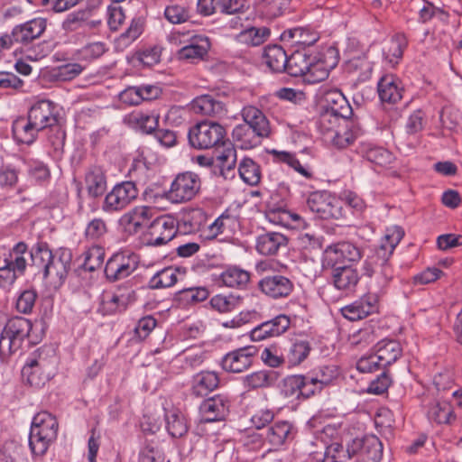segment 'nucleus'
<instances>
[{
  "mask_svg": "<svg viewBox=\"0 0 462 462\" xmlns=\"http://www.w3.org/2000/svg\"><path fill=\"white\" fill-rule=\"evenodd\" d=\"M32 264L42 269L46 282L52 287H60L70 269L72 255L67 249L52 254L46 244H37L31 251Z\"/></svg>",
  "mask_w": 462,
  "mask_h": 462,
  "instance_id": "1",
  "label": "nucleus"
},
{
  "mask_svg": "<svg viewBox=\"0 0 462 462\" xmlns=\"http://www.w3.org/2000/svg\"><path fill=\"white\" fill-rule=\"evenodd\" d=\"M59 430L57 419L47 411L37 413L32 421L29 446L33 456L42 457L56 440Z\"/></svg>",
  "mask_w": 462,
  "mask_h": 462,
  "instance_id": "2",
  "label": "nucleus"
},
{
  "mask_svg": "<svg viewBox=\"0 0 462 462\" xmlns=\"http://www.w3.org/2000/svg\"><path fill=\"white\" fill-rule=\"evenodd\" d=\"M28 116L40 131L50 128L54 135L49 140L55 150L62 149L65 141V133L59 125V114L57 106L49 100H41L32 106Z\"/></svg>",
  "mask_w": 462,
  "mask_h": 462,
  "instance_id": "3",
  "label": "nucleus"
},
{
  "mask_svg": "<svg viewBox=\"0 0 462 462\" xmlns=\"http://www.w3.org/2000/svg\"><path fill=\"white\" fill-rule=\"evenodd\" d=\"M171 41L174 44L183 45L177 51L178 59L191 63L203 60L211 46L208 36L189 31L171 33Z\"/></svg>",
  "mask_w": 462,
  "mask_h": 462,
  "instance_id": "4",
  "label": "nucleus"
},
{
  "mask_svg": "<svg viewBox=\"0 0 462 462\" xmlns=\"http://www.w3.org/2000/svg\"><path fill=\"white\" fill-rule=\"evenodd\" d=\"M27 251V245L24 243H18L11 250H0V286L7 289L11 287L17 274L25 271L26 259L24 254Z\"/></svg>",
  "mask_w": 462,
  "mask_h": 462,
  "instance_id": "5",
  "label": "nucleus"
},
{
  "mask_svg": "<svg viewBox=\"0 0 462 462\" xmlns=\"http://www.w3.org/2000/svg\"><path fill=\"white\" fill-rule=\"evenodd\" d=\"M226 130L219 124L204 121L189 132L190 144L197 149H211L225 144Z\"/></svg>",
  "mask_w": 462,
  "mask_h": 462,
  "instance_id": "6",
  "label": "nucleus"
},
{
  "mask_svg": "<svg viewBox=\"0 0 462 462\" xmlns=\"http://www.w3.org/2000/svg\"><path fill=\"white\" fill-rule=\"evenodd\" d=\"M201 180L198 174L186 171L178 174L167 192V199L173 203H185L193 199L199 192Z\"/></svg>",
  "mask_w": 462,
  "mask_h": 462,
  "instance_id": "7",
  "label": "nucleus"
},
{
  "mask_svg": "<svg viewBox=\"0 0 462 462\" xmlns=\"http://www.w3.org/2000/svg\"><path fill=\"white\" fill-rule=\"evenodd\" d=\"M307 206L324 219L339 218L344 215L340 199L326 191L312 192L307 199Z\"/></svg>",
  "mask_w": 462,
  "mask_h": 462,
  "instance_id": "8",
  "label": "nucleus"
},
{
  "mask_svg": "<svg viewBox=\"0 0 462 462\" xmlns=\"http://www.w3.org/2000/svg\"><path fill=\"white\" fill-rule=\"evenodd\" d=\"M138 196V189L132 181H124L116 185L106 194L103 209L106 212L119 211L126 208Z\"/></svg>",
  "mask_w": 462,
  "mask_h": 462,
  "instance_id": "9",
  "label": "nucleus"
},
{
  "mask_svg": "<svg viewBox=\"0 0 462 462\" xmlns=\"http://www.w3.org/2000/svg\"><path fill=\"white\" fill-rule=\"evenodd\" d=\"M138 256L131 252L115 254L106 263L105 273L111 281L128 277L138 266Z\"/></svg>",
  "mask_w": 462,
  "mask_h": 462,
  "instance_id": "10",
  "label": "nucleus"
},
{
  "mask_svg": "<svg viewBox=\"0 0 462 462\" xmlns=\"http://www.w3.org/2000/svg\"><path fill=\"white\" fill-rule=\"evenodd\" d=\"M348 452L357 455L359 462H379L383 455V445L374 435L355 439L348 444Z\"/></svg>",
  "mask_w": 462,
  "mask_h": 462,
  "instance_id": "11",
  "label": "nucleus"
},
{
  "mask_svg": "<svg viewBox=\"0 0 462 462\" xmlns=\"http://www.w3.org/2000/svg\"><path fill=\"white\" fill-rule=\"evenodd\" d=\"M47 356L45 349H39L34 352L33 356L23 366L22 370L23 377L32 386H41L48 379L49 374L45 373L50 365Z\"/></svg>",
  "mask_w": 462,
  "mask_h": 462,
  "instance_id": "12",
  "label": "nucleus"
},
{
  "mask_svg": "<svg viewBox=\"0 0 462 462\" xmlns=\"http://www.w3.org/2000/svg\"><path fill=\"white\" fill-rule=\"evenodd\" d=\"M177 233L175 220L171 216L155 218L149 226L148 245L160 246L170 242Z\"/></svg>",
  "mask_w": 462,
  "mask_h": 462,
  "instance_id": "13",
  "label": "nucleus"
},
{
  "mask_svg": "<svg viewBox=\"0 0 462 462\" xmlns=\"http://www.w3.org/2000/svg\"><path fill=\"white\" fill-rule=\"evenodd\" d=\"M362 257L361 250L347 242L338 243L327 247L324 261L328 265L335 266L345 262H356Z\"/></svg>",
  "mask_w": 462,
  "mask_h": 462,
  "instance_id": "14",
  "label": "nucleus"
},
{
  "mask_svg": "<svg viewBox=\"0 0 462 462\" xmlns=\"http://www.w3.org/2000/svg\"><path fill=\"white\" fill-rule=\"evenodd\" d=\"M154 213L153 208L138 206L125 213L120 218V224L128 233H137L148 226Z\"/></svg>",
  "mask_w": 462,
  "mask_h": 462,
  "instance_id": "15",
  "label": "nucleus"
},
{
  "mask_svg": "<svg viewBox=\"0 0 462 462\" xmlns=\"http://www.w3.org/2000/svg\"><path fill=\"white\" fill-rule=\"evenodd\" d=\"M258 287L268 297L280 299L291 294L293 283L289 278L277 274L263 278L260 280Z\"/></svg>",
  "mask_w": 462,
  "mask_h": 462,
  "instance_id": "16",
  "label": "nucleus"
},
{
  "mask_svg": "<svg viewBox=\"0 0 462 462\" xmlns=\"http://www.w3.org/2000/svg\"><path fill=\"white\" fill-rule=\"evenodd\" d=\"M46 29V20L34 18L14 27L13 37L17 43L28 44L39 38Z\"/></svg>",
  "mask_w": 462,
  "mask_h": 462,
  "instance_id": "17",
  "label": "nucleus"
},
{
  "mask_svg": "<svg viewBox=\"0 0 462 462\" xmlns=\"http://www.w3.org/2000/svg\"><path fill=\"white\" fill-rule=\"evenodd\" d=\"M254 348H240L226 354L222 360V367L231 373H242L252 365Z\"/></svg>",
  "mask_w": 462,
  "mask_h": 462,
  "instance_id": "18",
  "label": "nucleus"
},
{
  "mask_svg": "<svg viewBox=\"0 0 462 462\" xmlns=\"http://www.w3.org/2000/svg\"><path fill=\"white\" fill-rule=\"evenodd\" d=\"M378 299L375 295H366L360 300L345 306L341 309L342 315L351 320L362 319L377 310Z\"/></svg>",
  "mask_w": 462,
  "mask_h": 462,
  "instance_id": "19",
  "label": "nucleus"
},
{
  "mask_svg": "<svg viewBox=\"0 0 462 462\" xmlns=\"http://www.w3.org/2000/svg\"><path fill=\"white\" fill-rule=\"evenodd\" d=\"M199 410L202 420L212 422L225 419L228 412V405L222 396L217 395L204 401Z\"/></svg>",
  "mask_w": 462,
  "mask_h": 462,
  "instance_id": "20",
  "label": "nucleus"
},
{
  "mask_svg": "<svg viewBox=\"0 0 462 462\" xmlns=\"http://www.w3.org/2000/svg\"><path fill=\"white\" fill-rule=\"evenodd\" d=\"M379 264L374 263V257L367 259L364 264L365 274L374 278L378 288L384 287L393 277V270L388 264V259H379Z\"/></svg>",
  "mask_w": 462,
  "mask_h": 462,
  "instance_id": "21",
  "label": "nucleus"
},
{
  "mask_svg": "<svg viewBox=\"0 0 462 462\" xmlns=\"http://www.w3.org/2000/svg\"><path fill=\"white\" fill-rule=\"evenodd\" d=\"M346 118L339 115L337 109L331 106L329 109H327L320 114L318 121V127L326 141L342 125H346Z\"/></svg>",
  "mask_w": 462,
  "mask_h": 462,
  "instance_id": "22",
  "label": "nucleus"
},
{
  "mask_svg": "<svg viewBox=\"0 0 462 462\" xmlns=\"http://www.w3.org/2000/svg\"><path fill=\"white\" fill-rule=\"evenodd\" d=\"M242 116L245 122L244 125H248L250 128L263 137L269 136L271 132L269 122L261 110L248 106L244 107Z\"/></svg>",
  "mask_w": 462,
  "mask_h": 462,
  "instance_id": "23",
  "label": "nucleus"
},
{
  "mask_svg": "<svg viewBox=\"0 0 462 462\" xmlns=\"http://www.w3.org/2000/svg\"><path fill=\"white\" fill-rule=\"evenodd\" d=\"M162 94L161 88H124L118 97L119 99L129 106H137L143 101H151L158 98Z\"/></svg>",
  "mask_w": 462,
  "mask_h": 462,
  "instance_id": "24",
  "label": "nucleus"
},
{
  "mask_svg": "<svg viewBox=\"0 0 462 462\" xmlns=\"http://www.w3.org/2000/svg\"><path fill=\"white\" fill-rule=\"evenodd\" d=\"M404 236V231L398 226H392L385 230V234L376 251L378 259H389L394 248Z\"/></svg>",
  "mask_w": 462,
  "mask_h": 462,
  "instance_id": "25",
  "label": "nucleus"
},
{
  "mask_svg": "<svg viewBox=\"0 0 462 462\" xmlns=\"http://www.w3.org/2000/svg\"><path fill=\"white\" fill-rule=\"evenodd\" d=\"M39 132V128L36 127L29 116L27 118L19 117L13 123V134L19 143H32Z\"/></svg>",
  "mask_w": 462,
  "mask_h": 462,
  "instance_id": "26",
  "label": "nucleus"
},
{
  "mask_svg": "<svg viewBox=\"0 0 462 462\" xmlns=\"http://www.w3.org/2000/svg\"><path fill=\"white\" fill-rule=\"evenodd\" d=\"M263 60L266 66L273 72L285 70L288 61V55L280 45H268L264 48Z\"/></svg>",
  "mask_w": 462,
  "mask_h": 462,
  "instance_id": "27",
  "label": "nucleus"
},
{
  "mask_svg": "<svg viewBox=\"0 0 462 462\" xmlns=\"http://www.w3.org/2000/svg\"><path fill=\"white\" fill-rule=\"evenodd\" d=\"M402 351L400 343L395 340L383 339L375 346V354L383 367L395 362L401 356Z\"/></svg>",
  "mask_w": 462,
  "mask_h": 462,
  "instance_id": "28",
  "label": "nucleus"
},
{
  "mask_svg": "<svg viewBox=\"0 0 462 462\" xmlns=\"http://www.w3.org/2000/svg\"><path fill=\"white\" fill-rule=\"evenodd\" d=\"M282 41L291 42L293 43L310 46L319 39V33L310 28L295 27L284 31L281 35Z\"/></svg>",
  "mask_w": 462,
  "mask_h": 462,
  "instance_id": "29",
  "label": "nucleus"
},
{
  "mask_svg": "<svg viewBox=\"0 0 462 462\" xmlns=\"http://www.w3.org/2000/svg\"><path fill=\"white\" fill-rule=\"evenodd\" d=\"M287 238L277 232H270L260 236L257 238L256 249L264 255L274 254L281 246H285Z\"/></svg>",
  "mask_w": 462,
  "mask_h": 462,
  "instance_id": "30",
  "label": "nucleus"
},
{
  "mask_svg": "<svg viewBox=\"0 0 462 462\" xmlns=\"http://www.w3.org/2000/svg\"><path fill=\"white\" fill-rule=\"evenodd\" d=\"M32 329V323L29 319L21 317H15L7 321L3 331L4 335L9 336L20 346L23 339L29 336Z\"/></svg>",
  "mask_w": 462,
  "mask_h": 462,
  "instance_id": "31",
  "label": "nucleus"
},
{
  "mask_svg": "<svg viewBox=\"0 0 462 462\" xmlns=\"http://www.w3.org/2000/svg\"><path fill=\"white\" fill-rule=\"evenodd\" d=\"M312 56L307 53L306 51H295L291 56L288 57V61L285 67L287 73L292 77H301L310 66Z\"/></svg>",
  "mask_w": 462,
  "mask_h": 462,
  "instance_id": "32",
  "label": "nucleus"
},
{
  "mask_svg": "<svg viewBox=\"0 0 462 462\" xmlns=\"http://www.w3.org/2000/svg\"><path fill=\"white\" fill-rule=\"evenodd\" d=\"M165 421L168 432L174 438L182 437L188 430L186 420L177 408L165 409Z\"/></svg>",
  "mask_w": 462,
  "mask_h": 462,
  "instance_id": "33",
  "label": "nucleus"
},
{
  "mask_svg": "<svg viewBox=\"0 0 462 462\" xmlns=\"http://www.w3.org/2000/svg\"><path fill=\"white\" fill-rule=\"evenodd\" d=\"M192 108L196 113L205 116H217L224 113V104L211 95H202L192 102Z\"/></svg>",
  "mask_w": 462,
  "mask_h": 462,
  "instance_id": "34",
  "label": "nucleus"
},
{
  "mask_svg": "<svg viewBox=\"0 0 462 462\" xmlns=\"http://www.w3.org/2000/svg\"><path fill=\"white\" fill-rule=\"evenodd\" d=\"M143 21L141 18H134L126 31L116 39V51H124L143 33Z\"/></svg>",
  "mask_w": 462,
  "mask_h": 462,
  "instance_id": "35",
  "label": "nucleus"
},
{
  "mask_svg": "<svg viewBox=\"0 0 462 462\" xmlns=\"http://www.w3.org/2000/svg\"><path fill=\"white\" fill-rule=\"evenodd\" d=\"M271 31L265 26L250 27L236 35V42L248 46H258L267 41Z\"/></svg>",
  "mask_w": 462,
  "mask_h": 462,
  "instance_id": "36",
  "label": "nucleus"
},
{
  "mask_svg": "<svg viewBox=\"0 0 462 462\" xmlns=\"http://www.w3.org/2000/svg\"><path fill=\"white\" fill-rule=\"evenodd\" d=\"M235 142L238 143L242 149H251L258 145L263 136L258 134L248 125H236L232 133Z\"/></svg>",
  "mask_w": 462,
  "mask_h": 462,
  "instance_id": "37",
  "label": "nucleus"
},
{
  "mask_svg": "<svg viewBox=\"0 0 462 462\" xmlns=\"http://www.w3.org/2000/svg\"><path fill=\"white\" fill-rule=\"evenodd\" d=\"M335 286L339 290H351L358 282L359 277L356 269L350 266H338L333 271Z\"/></svg>",
  "mask_w": 462,
  "mask_h": 462,
  "instance_id": "38",
  "label": "nucleus"
},
{
  "mask_svg": "<svg viewBox=\"0 0 462 462\" xmlns=\"http://www.w3.org/2000/svg\"><path fill=\"white\" fill-rule=\"evenodd\" d=\"M85 186L89 196L93 198L103 195L106 189V180L100 168H93L85 178Z\"/></svg>",
  "mask_w": 462,
  "mask_h": 462,
  "instance_id": "39",
  "label": "nucleus"
},
{
  "mask_svg": "<svg viewBox=\"0 0 462 462\" xmlns=\"http://www.w3.org/2000/svg\"><path fill=\"white\" fill-rule=\"evenodd\" d=\"M293 438L292 426L288 421L275 422L266 435V440L273 447H279Z\"/></svg>",
  "mask_w": 462,
  "mask_h": 462,
  "instance_id": "40",
  "label": "nucleus"
},
{
  "mask_svg": "<svg viewBox=\"0 0 462 462\" xmlns=\"http://www.w3.org/2000/svg\"><path fill=\"white\" fill-rule=\"evenodd\" d=\"M218 385V377L214 372H202L194 377L193 392L198 396H205Z\"/></svg>",
  "mask_w": 462,
  "mask_h": 462,
  "instance_id": "41",
  "label": "nucleus"
},
{
  "mask_svg": "<svg viewBox=\"0 0 462 462\" xmlns=\"http://www.w3.org/2000/svg\"><path fill=\"white\" fill-rule=\"evenodd\" d=\"M430 420L437 423H450L455 420V414L452 406L446 401H436L433 402L428 411Z\"/></svg>",
  "mask_w": 462,
  "mask_h": 462,
  "instance_id": "42",
  "label": "nucleus"
},
{
  "mask_svg": "<svg viewBox=\"0 0 462 462\" xmlns=\"http://www.w3.org/2000/svg\"><path fill=\"white\" fill-rule=\"evenodd\" d=\"M389 42L390 45L384 51V56L392 65H395L402 58L403 51L408 46V40L403 33H396Z\"/></svg>",
  "mask_w": 462,
  "mask_h": 462,
  "instance_id": "43",
  "label": "nucleus"
},
{
  "mask_svg": "<svg viewBox=\"0 0 462 462\" xmlns=\"http://www.w3.org/2000/svg\"><path fill=\"white\" fill-rule=\"evenodd\" d=\"M276 380L275 374L267 370H261L246 375L243 382L245 388L257 389L268 387Z\"/></svg>",
  "mask_w": 462,
  "mask_h": 462,
  "instance_id": "44",
  "label": "nucleus"
},
{
  "mask_svg": "<svg viewBox=\"0 0 462 462\" xmlns=\"http://www.w3.org/2000/svg\"><path fill=\"white\" fill-rule=\"evenodd\" d=\"M238 171L241 179L245 183L254 186L260 182V167L252 159H243L239 164Z\"/></svg>",
  "mask_w": 462,
  "mask_h": 462,
  "instance_id": "45",
  "label": "nucleus"
},
{
  "mask_svg": "<svg viewBox=\"0 0 462 462\" xmlns=\"http://www.w3.org/2000/svg\"><path fill=\"white\" fill-rule=\"evenodd\" d=\"M181 274L178 268L170 266L158 272L151 280L152 288H167L173 286Z\"/></svg>",
  "mask_w": 462,
  "mask_h": 462,
  "instance_id": "46",
  "label": "nucleus"
},
{
  "mask_svg": "<svg viewBox=\"0 0 462 462\" xmlns=\"http://www.w3.org/2000/svg\"><path fill=\"white\" fill-rule=\"evenodd\" d=\"M221 280L227 287L241 286L249 282L250 274L245 270L230 267L222 273Z\"/></svg>",
  "mask_w": 462,
  "mask_h": 462,
  "instance_id": "47",
  "label": "nucleus"
},
{
  "mask_svg": "<svg viewBox=\"0 0 462 462\" xmlns=\"http://www.w3.org/2000/svg\"><path fill=\"white\" fill-rule=\"evenodd\" d=\"M240 297L235 295H215L210 300V305L216 310L225 313L235 310L240 304Z\"/></svg>",
  "mask_w": 462,
  "mask_h": 462,
  "instance_id": "48",
  "label": "nucleus"
},
{
  "mask_svg": "<svg viewBox=\"0 0 462 462\" xmlns=\"http://www.w3.org/2000/svg\"><path fill=\"white\" fill-rule=\"evenodd\" d=\"M316 63L322 64L321 66L329 72L334 69L339 61L338 50L334 46L324 48L318 55L312 57Z\"/></svg>",
  "mask_w": 462,
  "mask_h": 462,
  "instance_id": "49",
  "label": "nucleus"
},
{
  "mask_svg": "<svg viewBox=\"0 0 462 462\" xmlns=\"http://www.w3.org/2000/svg\"><path fill=\"white\" fill-rule=\"evenodd\" d=\"M321 65L320 63H316V60L312 59L310 68L306 69L302 76L303 83L312 85L325 80L328 77L329 72Z\"/></svg>",
  "mask_w": 462,
  "mask_h": 462,
  "instance_id": "50",
  "label": "nucleus"
},
{
  "mask_svg": "<svg viewBox=\"0 0 462 462\" xmlns=\"http://www.w3.org/2000/svg\"><path fill=\"white\" fill-rule=\"evenodd\" d=\"M356 139L355 134L348 128L347 123L342 125L336 133L329 136L325 142L338 148H346Z\"/></svg>",
  "mask_w": 462,
  "mask_h": 462,
  "instance_id": "51",
  "label": "nucleus"
},
{
  "mask_svg": "<svg viewBox=\"0 0 462 462\" xmlns=\"http://www.w3.org/2000/svg\"><path fill=\"white\" fill-rule=\"evenodd\" d=\"M164 17L172 24H180L190 19L189 8L180 5H171L165 8Z\"/></svg>",
  "mask_w": 462,
  "mask_h": 462,
  "instance_id": "52",
  "label": "nucleus"
},
{
  "mask_svg": "<svg viewBox=\"0 0 462 462\" xmlns=\"http://www.w3.org/2000/svg\"><path fill=\"white\" fill-rule=\"evenodd\" d=\"M104 259V248L98 245H94L85 253L84 266L88 271L93 272L103 264Z\"/></svg>",
  "mask_w": 462,
  "mask_h": 462,
  "instance_id": "53",
  "label": "nucleus"
},
{
  "mask_svg": "<svg viewBox=\"0 0 462 462\" xmlns=\"http://www.w3.org/2000/svg\"><path fill=\"white\" fill-rule=\"evenodd\" d=\"M310 346L306 341H297L291 345L287 354V360L291 365H300L309 355Z\"/></svg>",
  "mask_w": 462,
  "mask_h": 462,
  "instance_id": "54",
  "label": "nucleus"
},
{
  "mask_svg": "<svg viewBox=\"0 0 462 462\" xmlns=\"http://www.w3.org/2000/svg\"><path fill=\"white\" fill-rule=\"evenodd\" d=\"M291 0H262V10L270 18L282 15L288 9Z\"/></svg>",
  "mask_w": 462,
  "mask_h": 462,
  "instance_id": "55",
  "label": "nucleus"
},
{
  "mask_svg": "<svg viewBox=\"0 0 462 462\" xmlns=\"http://www.w3.org/2000/svg\"><path fill=\"white\" fill-rule=\"evenodd\" d=\"M366 158L371 162L382 167L388 166L394 160L393 153L382 147L369 149L366 152Z\"/></svg>",
  "mask_w": 462,
  "mask_h": 462,
  "instance_id": "56",
  "label": "nucleus"
},
{
  "mask_svg": "<svg viewBox=\"0 0 462 462\" xmlns=\"http://www.w3.org/2000/svg\"><path fill=\"white\" fill-rule=\"evenodd\" d=\"M106 51V44L101 42H96L85 45L79 50V59L81 60L91 61L101 57Z\"/></svg>",
  "mask_w": 462,
  "mask_h": 462,
  "instance_id": "57",
  "label": "nucleus"
},
{
  "mask_svg": "<svg viewBox=\"0 0 462 462\" xmlns=\"http://www.w3.org/2000/svg\"><path fill=\"white\" fill-rule=\"evenodd\" d=\"M272 153L274 155L275 160L286 162L289 166L293 168L297 172L305 178H310L311 176V174L306 169V166L302 165L293 154L287 152H278L275 150L272 151Z\"/></svg>",
  "mask_w": 462,
  "mask_h": 462,
  "instance_id": "58",
  "label": "nucleus"
},
{
  "mask_svg": "<svg viewBox=\"0 0 462 462\" xmlns=\"http://www.w3.org/2000/svg\"><path fill=\"white\" fill-rule=\"evenodd\" d=\"M37 294L32 290L23 291L17 299L16 309L21 313H30L35 304Z\"/></svg>",
  "mask_w": 462,
  "mask_h": 462,
  "instance_id": "59",
  "label": "nucleus"
},
{
  "mask_svg": "<svg viewBox=\"0 0 462 462\" xmlns=\"http://www.w3.org/2000/svg\"><path fill=\"white\" fill-rule=\"evenodd\" d=\"M324 456L335 462H346V459L351 458L353 456L348 452V448L345 449L339 443H332L325 451Z\"/></svg>",
  "mask_w": 462,
  "mask_h": 462,
  "instance_id": "60",
  "label": "nucleus"
},
{
  "mask_svg": "<svg viewBox=\"0 0 462 462\" xmlns=\"http://www.w3.org/2000/svg\"><path fill=\"white\" fill-rule=\"evenodd\" d=\"M304 375H291L284 380L283 391L287 396L301 395Z\"/></svg>",
  "mask_w": 462,
  "mask_h": 462,
  "instance_id": "61",
  "label": "nucleus"
},
{
  "mask_svg": "<svg viewBox=\"0 0 462 462\" xmlns=\"http://www.w3.org/2000/svg\"><path fill=\"white\" fill-rule=\"evenodd\" d=\"M264 323L271 336L277 337L287 330L290 326V319L285 315H280Z\"/></svg>",
  "mask_w": 462,
  "mask_h": 462,
  "instance_id": "62",
  "label": "nucleus"
},
{
  "mask_svg": "<svg viewBox=\"0 0 462 462\" xmlns=\"http://www.w3.org/2000/svg\"><path fill=\"white\" fill-rule=\"evenodd\" d=\"M381 367L383 366L375 353L362 356L356 363L357 370L362 373H371Z\"/></svg>",
  "mask_w": 462,
  "mask_h": 462,
  "instance_id": "63",
  "label": "nucleus"
},
{
  "mask_svg": "<svg viewBox=\"0 0 462 462\" xmlns=\"http://www.w3.org/2000/svg\"><path fill=\"white\" fill-rule=\"evenodd\" d=\"M261 358L265 365L271 367H278L284 361V358L279 354L275 346L264 348L261 354Z\"/></svg>",
  "mask_w": 462,
  "mask_h": 462,
  "instance_id": "64",
  "label": "nucleus"
}]
</instances>
